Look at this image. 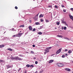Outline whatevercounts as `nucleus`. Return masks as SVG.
Wrapping results in <instances>:
<instances>
[{
  "label": "nucleus",
  "mask_w": 73,
  "mask_h": 73,
  "mask_svg": "<svg viewBox=\"0 0 73 73\" xmlns=\"http://www.w3.org/2000/svg\"><path fill=\"white\" fill-rule=\"evenodd\" d=\"M52 48V47L47 48L45 50V51L47 53H48L49 52V49H50Z\"/></svg>",
  "instance_id": "f257e3e1"
},
{
  "label": "nucleus",
  "mask_w": 73,
  "mask_h": 73,
  "mask_svg": "<svg viewBox=\"0 0 73 73\" xmlns=\"http://www.w3.org/2000/svg\"><path fill=\"white\" fill-rule=\"evenodd\" d=\"M56 65L59 67H62V66H64V64H63L58 63L56 64Z\"/></svg>",
  "instance_id": "f03ea898"
},
{
  "label": "nucleus",
  "mask_w": 73,
  "mask_h": 73,
  "mask_svg": "<svg viewBox=\"0 0 73 73\" xmlns=\"http://www.w3.org/2000/svg\"><path fill=\"white\" fill-rule=\"evenodd\" d=\"M15 60H22V59L19 58L18 56H16L15 57Z\"/></svg>",
  "instance_id": "7ed1b4c3"
},
{
  "label": "nucleus",
  "mask_w": 73,
  "mask_h": 73,
  "mask_svg": "<svg viewBox=\"0 0 73 73\" xmlns=\"http://www.w3.org/2000/svg\"><path fill=\"white\" fill-rule=\"evenodd\" d=\"M6 66H7V68L9 69V68H12V67H13V65H8Z\"/></svg>",
  "instance_id": "20e7f679"
},
{
  "label": "nucleus",
  "mask_w": 73,
  "mask_h": 73,
  "mask_svg": "<svg viewBox=\"0 0 73 73\" xmlns=\"http://www.w3.org/2000/svg\"><path fill=\"white\" fill-rule=\"evenodd\" d=\"M61 48L59 49L57 52H56V54H58V53H60V52H61Z\"/></svg>",
  "instance_id": "39448f33"
},
{
  "label": "nucleus",
  "mask_w": 73,
  "mask_h": 73,
  "mask_svg": "<svg viewBox=\"0 0 73 73\" xmlns=\"http://www.w3.org/2000/svg\"><path fill=\"white\" fill-rule=\"evenodd\" d=\"M69 16L70 18V19H71V20H72V21H73V16L69 15Z\"/></svg>",
  "instance_id": "423d86ee"
},
{
  "label": "nucleus",
  "mask_w": 73,
  "mask_h": 73,
  "mask_svg": "<svg viewBox=\"0 0 73 73\" xmlns=\"http://www.w3.org/2000/svg\"><path fill=\"white\" fill-rule=\"evenodd\" d=\"M65 70H66V71H68V72H70V69L69 68H66L65 69Z\"/></svg>",
  "instance_id": "0eeeda50"
},
{
  "label": "nucleus",
  "mask_w": 73,
  "mask_h": 73,
  "mask_svg": "<svg viewBox=\"0 0 73 73\" xmlns=\"http://www.w3.org/2000/svg\"><path fill=\"white\" fill-rule=\"evenodd\" d=\"M23 33H19L17 35V37H20V36H21V35H22Z\"/></svg>",
  "instance_id": "6e6552de"
},
{
  "label": "nucleus",
  "mask_w": 73,
  "mask_h": 73,
  "mask_svg": "<svg viewBox=\"0 0 73 73\" xmlns=\"http://www.w3.org/2000/svg\"><path fill=\"white\" fill-rule=\"evenodd\" d=\"M3 62H4V61L3 60H0V64H2Z\"/></svg>",
  "instance_id": "1a4fd4ad"
},
{
  "label": "nucleus",
  "mask_w": 73,
  "mask_h": 73,
  "mask_svg": "<svg viewBox=\"0 0 73 73\" xmlns=\"http://www.w3.org/2000/svg\"><path fill=\"white\" fill-rule=\"evenodd\" d=\"M29 29L30 31H32L33 29V28H32L31 26H29Z\"/></svg>",
  "instance_id": "9d476101"
},
{
  "label": "nucleus",
  "mask_w": 73,
  "mask_h": 73,
  "mask_svg": "<svg viewBox=\"0 0 73 73\" xmlns=\"http://www.w3.org/2000/svg\"><path fill=\"white\" fill-rule=\"evenodd\" d=\"M41 17H44V15L43 14H40V15L39 16V18H41Z\"/></svg>",
  "instance_id": "9b49d317"
},
{
  "label": "nucleus",
  "mask_w": 73,
  "mask_h": 73,
  "mask_svg": "<svg viewBox=\"0 0 73 73\" xmlns=\"http://www.w3.org/2000/svg\"><path fill=\"white\" fill-rule=\"evenodd\" d=\"M11 57H10V58H11V59H13V60H15V57H13L12 56V55L11 56Z\"/></svg>",
  "instance_id": "f8f14e48"
},
{
  "label": "nucleus",
  "mask_w": 73,
  "mask_h": 73,
  "mask_svg": "<svg viewBox=\"0 0 73 73\" xmlns=\"http://www.w3.org/2000/svg\"><path fill=\"white\" fill-rule=\"evenodd\" d=\"M54 61V60H51L49 62V64H50V63H52V62H53Z\"/></svg>",
  "instance_id": "ddd939ff"
},
{
  "label": "nucleus",
  "mask_w": 73,
  "mask_h": 73,
  "mask_svg": "<svg viewBox=\"0 0 73 73\" xmlns=\"http://www.w3.org/2000/svg\"><path fill=\"white\" fill-rule=\"evenodd\" d=\"M57 37H60L61 38H62V36H60L59 35H57Z\"/></svg>",
  "instance_id": "4468645a"
},
{
  "label": "nucleus",
  "mask_w": 73,
  "mask_h": 73,
  "mask_svg": "<svg viewBox=\"0 0 73 73\" xmlns=\"http://www.w3.org/2000/svg\"><path fill=\"white\" fill-rule=\"evenodd\" d=\"M4 46L3 45H0V48H3V47H4Z\"/></svg>",
  "instance_id": "2eb2a0df"
},
{
  "label": "nucleus",
  "mask_w": 73,
  "mask_h": 73,
  "mask_svg": "<svg viewBox=\"0 0 73 73\" xmlns=\"http://www.w3.org/2000/svg\"><path fill=\"white\" fill-rule=\"evenodd\" d=\"M35 25H40V24L38 22H36L35 23Z\"/></svg>",
  "instance_id": "dca6fc26"
},
{
  "label": "nucleus",
  "mask_w": 73,
  "mask_h": 73,
  "mask_svg": "<svg viewBox=\"0 0 73 73\" xmlns=\"http://www.w3.org/2000/svg\"><path fill=\"white\" fill-rule=\"evenodd\" d=\"M7 50H10V51H12V49H11V48H8L7 49Z\"/></svg>",
  "instance_id": "f3484780"
},
{
  "label": "nucleus",
  "mask_w": 73,
  "mask_h": 73,
  "mask_svg": "<svg viewBox=\"0 0 73 73\" xmlns=\"http://www.w3.org/2000/svg\"><path fill=\"white\" fill-rule=\"evenodd\" d=\"M26 66L27 68H29V67H30V65H29V64H27L26 65Z\"/></svg>",
  "instance_id": "a211bd4d"
},
{
  "label": "nucleus",
  "mask_w": 73,
  "mask_h": 73,
  "mask_svg": "<svg viewBox=\"0 0 73 73\" xmlns=\"http://www.w3.org/2000/svg\"><path fill=\"white\" fill-rule=\"evenodd\" d=\"M38 17H35L34 19H35V20H37V19H38Z\"/></svg>",
  "instance_id": "6ab92c4d"
},
{
  "label": "nucleus",
  "mask_w": 73,
  "mask_h": 73,
  "mask_svg": "<svg viewBox=\"0 0 73 73\" xmlns=\"http://www.w3.org/2000/svg\"><path fill=\"white\" fill-rule=\"evenodd\" d=\"M12 37H17V35H13L12 36Z\"/></svg>",
  "instance_id": "aec40b11"
},
{
  "label": "nucleus",
  "mask_w": 73,
  "mask_h": 73,
  "mask_svg": "<svg viewBox=\"0 0 73 73\" xmlns=\"http://www.w3.org/2000/svg\"><path fill=\"white\" fill-rule=\"evenodd\" d=\"M65 57V55H63L62 56V58H64V57Z\"/></svg>",
  "instance_id": "412c9836"
},
{
  "label": "nucleus",
  "mask_w": 73,
  "mask_h": 73,
  "mask_svg": "<svg viewBox=\"0 0 73 73\" xmlns=\"http://www.w3.org/2000/svg\"><path fill=\"white\" fill-rule=\"evenodd\" d=\"M68 52V53H70V54L72 53V51H71L70 50H69Z\"/></svg>",
  "instance_id": "4be33fe9"
},
{
  "label": "nucleus",
  "mask_w": 73,
  "mask_h": 73,
  "mask_svg": "<svg viewBox=\"0 0 73 73\" xmlns=\"http://www.w3.org/2000/svg\"><path fill=\"white\" fill-rule=\"evenodd\" d=\"M45 21H46V23H48L49 22V20L47 19H46Z\"/></svg>",
  "instance_id": "5701e85b"
},
{
  "label": "nucleus",
  "mask_w": 73,
  "mask_h": 73,
  "mask_svg": "<svg viewBox=\"0 0 73 73\" xmlns=\"http://www.w3.org/2000/svg\"><path fill=\"white\" fill-rule=\"evenodd\" d=\"M38 35H42V33L41 32H39V33H38Z\"/></svg>",
  "instance_id": "b1692460"
},
{
  "label": "nucleus",
  "mask_w": 73,
  "mask_h": 73,
  "mask_svg": "<svg viewBox=\"0 0 73 73\" xmlns=\"http://www.w3.org/2000/svg\"><path fill=\"white\" fill-rule=\"evenodd\" d=\"M31 53H32V54H34V53H35V52L31 51Z\"/></svg>",
  "instance_id": "393cba45"
},
{
  "label": "nucleus",
  "mask_w": 73,
  "mask_h": 73,
  "mask_svg": "<svg viewBox=\"0 0 73 73\" xmlns=\"http://www.w3.org/2000/svg\"><path fill=\"white\" fill-rule=\"evenodd\" d=\"M35 31H36V29L35 28H34L33 29V32H35Z\"/></svg>",
  "instance_id": "a878e982"
},
{
  "label": "nucleus",
  "mask_w": 73,
  "mask_h": 73,
  "mask_svg": "<svg viewBox=\"0 0 73 73\" xmlns=\"http://www.w3.org/2000/svg\"><path fill=\"white\" fill-rule=\"evenodd\" d=\"M30 67H33H33H34L33 65V64L31 65H30Z\"/></svg>",
  "instance_id": "bb28decb"
},
{
  "label": "nucleus",
  "mask_w": 73,
  "mask_h": 73,
  "mask_svg": "<svg viewBox=\"0 0 73 73\" xmlns=\"http://www.w3.org/2000/svg\"><path fill=\"white\" fill-rule=\"evenodd\" d=\"M61 21H62V23H64V20H61Z\"/></svg>",
  "instance_id": "cd10ccee"
},
{
  "label": "nucleus",
  "mask_w": 73,
  "mask_h": 73,
  "mask_svg": "<svg viewBox=\"0 0 73 73\" xmlns=\"http://www.w3.org/2000/svg\"><path fill=\"white\" fill-rule=\"evenodd\" d=\"M56 24H57V25H60V22H57Z\"/></svg>",
  "instance_id": "c85d7f7f"
},
{
  "label": "nucleus",
  "mask_w": 73,
  "mask_h": 73,
  "mask_svg": "<svg viewBox=\"0 0 73 73\" xmlns=\"http://www.w3.org/2000/svg\"><path fill=\"white\" fill-rule=\"evenodd\" d=\"M24 27V25H21L20 26V27Z\"/></svg>",
  "instance_id": "c756f323"
},
{
  "label": "nucleus",
  "mask_w": 73,
  "mask_h": 73,
  "mask_svg": "<svg viewBox=\"0 0 73 73\" xmlns=\"http://www.w3.org/2000/svg\"><path fill=\"white\" fill-rule=\"evenodd\" d=\"M38 14H37L35 17H38Z\"/></svg>",
  "instance_id": "7c9ffc66"
},
{
  "label": "nucleus",
  "mask_w": 73,
  "mask_h": 73,
  "mask_svg": "<svg viewBox=\"0 0 73 73\" xmlns=\"http://www.w3.org/2000/svg\"><path fill=\"white\" fill-rule=\"evenodd\" d=\"M64 39H67V40H69V38H64Z\"/></svg>",
  "instance_id": "2f4dec72"
},
{
  "label": "nucleus",
  "mask_w": 73,
  "mask_h": 73,
  "mask_svg": "<svg viewBox=\"0 0 73 73\" xmlns=\"http://www.w3.org/2000/svg\"><path fill=\"white\" fill-rule=\"evenodd\" d=\"M40 21L41 22H43V21H44V20H43L42 19H40Z\"/></svg>",
  "instance_id": "473e14b6"
},
{
  "label": "nucleus",
  "mask_w": 73,
  "mask_h": 73,
  "mask_svg": "<svg viewBox=\"0 0 73 73\" xmlns=\"http://www.w3.org/2000/svg\"><path fill=\"white\" fill-rule=\"evenodd\" d=\"M15 8L16 9H18V8L17 7V6H15Z\"/></svg>",
  "instance_id": "72a5a7b5"
},
{
  "label": "nucleus",
  "mask_w": 73,
  "mask_h": 73,
  "mask_svg": "<svg viewBox=\"0 0 73 73\" xmlns=\"http://www.w3.org/2000/svg\"><path fill=\"white\" fill-rule=\"evenodd\" d=\"M48 8H52V6L49 5L48 6Z\"/></svg>",
  "instance_id": "f704fd0d"
},
{
  "label": "nucleus",
  "mask_w": 73,
  "mask_h": 73,
  "mask_svg": "<svg viewBox=\"0 0 73 73\" xmlns=\"http://www.w3.org/2000/svg\"><path fill=\"white\" fill-rule=\"evenodd\" d=\"M66 27H64V30H66Z\"/></svg>",
  "instance_id": "c9c22d12"
},
{
  "label": "nucleus",
  "mask_w": 73,
  "mask_h": 73,
  "mask_svg": "<svg viewBox=\"0 0 73 73\" xmlns=\"http://www.w3.org/2000/svg\"><path fill=\"white\" fill-rule=\"evenodd\" d=\"M55 6V8H57V9L58 8V7L57 6V5H56Z\"/></svg>",
  "instance_id": "e433bc0d"
},
{
  "label": "nucleus",
  "mask_w": 73,
  "mask_h": 73,
  "mask_svg": "<svg viewBox=\"0 0 73 73\" xmlns=\"http://www.w3.org/2000/svg\"><path fill=\"white\" fill-rule=\"evenodd\" d=\"M38 63V62L37 61H35V64H37Z\"/></svg>",
  "instance_id": "4c0bfd02"
},
{
  "label": "nucleus",
  "mask_w": 73,
  "mask_h": 73,
  "mask_svg": "<svg viewBox=\"0 0 73 73\" xmlns=\"http://www.w3.org/2000/svg\"><path fill=\"white\" fill-rule=\"evenodd\" d=\"M43 27H42L41 26L40 27V28H39V29H42Z\"/></svg>",
  "instance_id": "58836bf2"
},
{
  "label": "nucleus",
  "mask_w": 73,
  "mask_h": 73,
  "mask_svg": "<svg viewBox=\"0 0 73 73\" xmlns=\"http://www.w3.org/2000/svg\"><path fill=\"white\" fill-rule=\"evenodd\" d=\"M12 31H15V30L14 29V28H13L12 29Z\"/></svg>",
  "instance_id": "ea45409f"
},
{
  "label": "nucleus",
  "mask_w": 73,
  "mask_h": 73,
  "mask_svg": "<svg viewBox=\"0 0 73 73\" xmlns=\"http://www.w3.org/2000/svg\"><path fill=\"white\" fill-rule=\"evenodd\" d=\"M61 6L62 8H64V6L63 5H61Z\"/></svg>",
  "instance_id": "a19ab883"
},
{
  "label": "nucleus",
  "mask_w": 73,
  "mask_h": 73,
  "mask_svg": "<svg viewBox=\"0 0 73 73\" xmlns=\"http://www.w3.org/2000/svg\"><path fill=\"white\" fill-rule=\"evenodd\" d=\"M70 10H71V11H73V8H71L70 9Z\"/></svg>",
  "instance_id": "79ce46f5"
},
{
  "label": "nucleus",
  "mask_w": 73,
  "mask_h": 73,
  "mask_svg": "<svg viewBox=\"0 0 73 73\" xmlns=\"http://www.w3.org/2000/svg\"><path fill=\"white\" fill-rule=\"evenodd\" d=\"M33 47H35V45H34V44H33Z\"/></svg>",
  "instance_id": "37998d69"
},
{
  "label": "nucleus",
  "mask_w": 73,
  "mask_h": 73,
  "mask_svg": "<svg viewBox=\"0 0 73 73\" xmlns=\"http://www.w3.org/2000/svg\"><path fill=\"white\" fill-rule=\"evenodd\" d=\"M24 73H27V70L25 71Z\"/></svg>",
  "instance_id": "c03bdc74"
},
{
  "label": "nucleus",
  "mask_w": 73,
  "mask_h": 73,
  "mask_svg": "<svg viewBox=\"0 0 73 73\" xmlns=\"http://www.w3.org/2000/svg\"><path fill=\"white\" fill-rule=\"evenodd\" d=\"M63 11L64 12H66V10H63Z\"/></svg>",
  "instance_id": "a18cd8bd"
},
{
  "label": "nucleus",
  "mask_w": 73,
  "mask_h": 73,
  "mask_svg": "<svg viewBox=\"0 0 73 73\" xmlns=\"http://www.w3.org/2000/svg\"><path fill=\"white\" fill-rule=\"evenodd\" d=\"M20 70H21V68H19V70H18V72H20Z\"/></svg>",
  "instance_id": "49530a36"
},
{
  "label": "nucleus",
  "mask_w": 73,
  "mask_h": 73,
  "mask_svg": "<svg viewBox=\"0 0 73 73\" xmlns=\"http://www.w3.org/2000/svg\"><path fill=\"white\" fill-rule=\"evenodd\" d=\"M29 22H30V23H32V21H31V20H30V21H29Z\"/></svg>",
  "instance_id": "de8ad7c7"
},
{
  "label": "nucleus",
  "mask_w": 73,
  "mask_h": 73,
  "mask_svg": "<svg viewBox=\"0 0 73 73\" xmlns=\"http://www.w3.org/2000/svg\"><path fill=\"white\" fill-rule=\"evenodd\" d=\"M46 53H47V52H44V54H46Z\"/></svg>",
  "instance_id": "09e8293b"
},
{
  "label": "nucleus",
  "mask_w": 73,
  "mask_h": 73,
  "mask_svg": "<svg viewBox=\"0 0 73 73\" xmlns=\"http://www.w3.org/2000/svg\"><path fill=\"white\" fill-rule=\"evenodd\" d=\"M62 30L64 29V27H62Z\"/></svg>",
  "instance_id": "8fccbe9b"
},
{
  "label": "nucleus",
  "mask_w": 73,
  "mask_h": 73,
  "mask_svg": "<svg viewBox=\"0 0 73 73\" xmlns=\"http://www.w3.org/2000/svg\"><path fill=\"white\" fill-rule=\"evenodd\" d=\"M65 51H68V50L67 49H66L65 50Z\"/></svg>",
  "instance_id": "3c124183"
},
{
  "label": "nucleus",
  "mask_w": 73,
  "mask_h": 73,
  "mask_svg": "<svg viewBox=\"0 0 73 73\" xmlns=\"http://www.w3.org/2000/svg\"><path fill=\"white\" fill-rule=\"evenodd\" d=\"M66 56H68V54L66 53Z\"/></svg>",
  "instance_id": "603ef678"
},
{
  "label": "nucleus",
  "mask_w": 73,
  "mask_h": 73,
  "mask_svg": "<svg viewBox=\"0 0 73 73\" xmlns=\"http://www.w3.org/2000/svg\"><path fill=\"white\" fill-rule=\"evenodd\" d=\"M33 59H36V57H34V58H33Z\"/></svg>",
  "instance_id": "864d4df0"
},
{
  "label": "nucleus",
  "mask_w": 73,
  "mask_h": 73,
  "mask_svg": "<svg viewBox=\"0 0 73 73\" xmlns=\"http://www.w3.org/2000/svg\"><path fill=\"white\" fill-rule=\"evenodd\" d=\"M35 73H37V71H36L35 72Z\"/></svg>",
  "instance_id": "5fc2aeb1"
},
{
  "label": "nucleus",
  "mask_w": 73,
  "mask_h": 73,
  "mask_svg": "<svg viewBox=\"0 0 73 73\" xmlns=\"http://www.w3.org/2000/svg\"><path fill=\"white\" fill-rule=\"evenodd\" d=\"M19 56H22V55H19Z\"/></svg>",
  "instance_id": "6e6d98bb"
},
{
  "label": "nucleus",
  "mask_w": 73,
  "mask_h": 73,
  "mask_svg": "<svg viewBox=\"0 0 73 73\" xmlns=\"http://www.w3.org/2000/svg\"><path fill=\"white\" fill-rule=\"evenodd\" d=\"M55 29H57V28H56V27H55Z\"/></svg>",
  "instance_id": "4d7b16f0"
},
{
  "label": "nucleus",
  "mask_w": 73,
  "mask_h": 73,
  "mask_svg": "<svg viewBox=\"0 0 73 73\" xmlns=\"http://www.w3.org/2000/svg\"><path fill=\"white\" fill-rule=\"evenodd\" d=\"M5 33V32H4V33Z\"/></svg>",
  "instance_id": "13d9d810"
},
{
  "label": "nucleus",
  "mask_w": 73,
  "mask_h": 73,
  "mask_svg": "<svg viewBox=\"0 0 73 73\" xmlns=\"http://www.w3.org/2000/svg\"><path fill=\"white\" fill-rule=\"evenodd\" d=\"M22 57H23V56H21Z\"/></svg>",
  "instance_id": "bf43d9fd"
},
{
  "label": "nucleus",
  "mask_w": 73,
  "mask_h": 73,
  "mask_svg": "<svg viewBox=\"0 0 73 73\" xmlns=\"http://www.w3.org/2000/svg\"><path fill=\"white\" fill-rule=\"evenodd\" d=\"M33 1H35V0H33Z\"/></svg>",
  "instance_id": "052dcab7"
},
{
  "label": "nucleus",
  "mask_w": 73,
  "mask_h": 73,
  "mask_svg": "<svg viewBox=\"0 0 73 73\" xmlns=\"http://www.w3.org/2000/svg\"><path fill=\"white\" fill-rule=\"evenodd\" d=\"M20 32H21V31H20Z\"/></svg>",
  "instance_id": "680f3d73"
},
{
  "label": "nucleus",
  "mask_w": 73,
  "mask_h": 73,
  "mask_svg": "<svg viewBox=\"0 0 73 73\" xmlns=\"http://www.w3.org/2000/svg\"><path fill=\"white\" fill-rule=\"evenodd\" d=\"M72 73H73V72H72Z\"/></svg>",
  "instance_id": "e2e57ef3"
}]
</instances>
